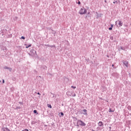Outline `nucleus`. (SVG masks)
I'll list each match as a JSON object with an SVG mask.
<instances>
[{
  "instance_id": "1a4fd4ad",
  "label": "nucleus",
  "mask_w": 131,
  "mask_h": 131,
  "mask_svg": "<svg viewBox=\"0 0 131 131\" xmlns=\"http://www.w3.org/2000/svg\"><path fill=\"white\" fill-rule=\"evenodd\" d=\"M25 46H27L26 47V49H28V48H30L31 47V44H30L29 45L27 46V45L25 44Z\"/></svg>"
},
{
  "instance_id": "4be33fe9",
  "label": "nucleus",
  "mask_w": 131,
  "mask_h": 131,
  "mask_svg": "<svg viewBox=\"0 0 131 131\" xmlns=\"http://www.w3.org/2000/svg\"><path fill=\"white\" fill-rule=\"evenodd\" d=\"M72 89H76V86H71Z\"/></svg>"
},
{
  "instance_id": "0eeeda50",
  "label": "nucleus",
  "mask_w": 131,
  "mask_h": 131,
  "mask_svg": "<svg viewBox=\"0 0 131 131\" xmlns=\"http://www.w3.org/2000/svg\"><path fill=\"white\" fill-rule=\"evenodd\" d=\"M123 64L126 66V67H127V64H128V62L127 61H124L123 62Z\"/></svg>"
},
{
  "instance_id": "f257e3e1",
  "label": "nucleus",
  "mask_w": 131,
  "mask_h": 131,
  "mask_svg": "<svg viewBox=\"0 0 131 131\" xmlns=\"http://www.w3.org/2000/svg\"><path fill=\"white\" fill-rule=\"evenodd\" d=\"M29 55L32 57H36V56H37V54H36V51L33 49L30 50V53H29Z\"/></svg>"
},
{
  "instance_id": "f3484780",
  "label": "nucleus",
  "mask_w": 131,
  "mask_h": 131,
  "mask_svg": "<svg viewBox=\"0 0 131 131\" xmlns=\"http://www.w3.org/2000/svg\"><path fill=\"white\" fill-rule=\"evenodd\" d=\"M72 97H76V94L75 93H74L73 95L72 94Z\"/></svg>"
},
{
  "instance_id": "cd10ccee",
  "label": "nucleus",
  "mask_w": 131,
  "mask_h": 131,
  "mask_svg": "<svg viewBox=\"0 0 131 131\" xmlns=\"http://www.w3.org/2000/svg\"><path fill=\"white\" fill-rule=\"evenodd\" d=\"M116 3H117V1H115L113 2V4H116Z\"/></svg>"
},
{
  "instance_id": "a878e982",
  "label": "nucleus",
  "mask_w": 131,
  "mask_h": 131,
  "mask_svg": "<svg viewBox=\"0 0 131 131\" xmlns=\"http://www.w3.org/2000/svg\"><path fill=\"white\" fill-rule=\"evenodd\" d=\"M32 124H35V122L33 121V122H32Z\"/></svg>"
},
{
  "instance_id": "9d476101",
  "label": "nucleus",
  "mask_w": 131,
  "mask_h": 131,
  "mask_svg": "<svg viewBox=\"0 0 131 131\" xmlns=\"http://www.w3.org/2000/svg\"><path fill=\"white\" fill-rule=\"evenodd\" d=\"M45 46H46V47H51V48H54V47H55V46H51V45H45Z\"/></svg>"
},
{
  "instance_id": "9b49d317",
  "label": "nucleus",
  "mask_w": 131,
  "mask_h": 131,
  "mask_svg": "<svg viewBox=\"0 0 131 131\" xmlns=\"http://www.w3.org/2000/svg\"><path fill=\"white\" fill-rule=\"evenodd\" d=\"M33 112H34V113L35 114H38V113H37V111H36V110H34V111H33Z\"/></svg>"
},
{
  "instance_id": "f03ea898",
  "label": "nucleus",
  "mask_w": 131,
  "mask_h": 131,
  "mask_svg": "<svg viewBox=\"0 0 131 131\" xmlns=\"http://www.w3.org/2000/svg\"><path fill=\"white\" fill-rule=\"evenodd\" d=\"M87 11L84 8H81L79 11V14L80 15H84L86 13Z\"/></svg>"
},
{
  "instance_id": "58836bf2",
  "label": "nucleus",
  "mask_w": 131,
  "mask_h": 131,
  "mask_svg": "<svg viewBox=\"0 0 131 131\" xmlns=\"http://www.w3.org/2000/svg\"><path fill=\"white\" fill-rule=\"evenodd\" d=\"M0 82H1V80H0Z\"/></svg>"
},
{
  "instance_id": "7c9ffc66",
  "label": "nucleus",
  "mask_w": 131,
  "mask_h": 131,
  "mask_svg": "<svg viewBox=\"0 0 131 131\" xmlns=\"http://www.w3.org/2000/svg\"><path fill=\"white\" fill-rule=\"evenodd\" d=\"M3 83H5V80H3Z\"/></svg>"
},
{
  "instance_id": "a211bd4d",
  "label": "nucleus",
  "mask_w": 131,
  "mask_h": 131,
  "mask_svg": "<svg viewBox=\"0 0 131 131\" xmlns=\"http://www.w3.org/2000/svg\"><path fill=\"white\" fill-rule=\"evenodd\" d=\"M61 116H64V113L63 112L60 113Z\"/></svg>"
},
{
  "instance_id": "f704fd0d",
  "label": "nucleus",
  "mask_w": 131,
  "mask_h": 131,
  "mask_svg": "<svg viewBox=\"0 0 131 131\" xmlns=\"http://www.w3.org/2000/svg\"><path fill=\"white\" fill-rule=\"evenodd\" d=\"M104 2H105V3H106L107 1L106 0H105Z\"/></svg>"
},
{
  "instance_id": "72a5a7b5",
  "label": "nucleus",
  "mask_w": 131,
  "mask_h": 131,
  "mask_svg": "<svg viewBox=\"0 0 131 131\" xmlns=\"http://www.w3.org/2000/svg\"><path fill=\"white\" fill-rule=\"evenodd\" d=\"M112 67H114V64H112Z\"/></svg>"
},
{
  "instance_id": "473e14b6",
  "label": "nucleus",
  "mask_w": 131,
  "mask_h": 131,
  "mask_svg": "<svg viewBox=\"0 0 131 131\" xmlns=\"http://www.w3.org/2000/svg\"><path fill=\"white\" fill-rule=\"evenodd\" d=\"M111 27H112V28H113V25H111Z\"/></svg>"
},
{
  "instance_id": "20e7f679",
  "label": "nucleus",
  "mask_w": 131,
  "mask_h": 131,
  "mask_svg": "<svg viewBox=\"0 0 131 131\" xmlns=\"http://www.w3.org/2000/svg\"><path fill=\"white\" fill-rule=\"evenodd\" d=\"M119 25V27H121V26H122L123 25V23L121 22V21L118 20L116 21V25Z\"/></svg>"
},
{
  "instance_id": "ddd939ff",
  "label": "nucleus",
  "mask_w": 131,
  "mask_h": 131,
  "mask_svg": "<svg viewBox=\"0 0 131 131\" xmlns=\"http://www.w3.org/2000/svg\"><path fill=\"white\" fill-rule=\"evenodd\" d=\"M76 4H78V5H80L81 4L80 1H79V0H78V3H77V1H76Z\"/></svg>"
},
{
  "instance_id": "423d86ee",
  "label": "nucleus",
  "mask_w": 131,
  "mask_h": 131,
  "mask_svg": "<svg viewBox=\"0 0 131 131\" xmlns=\"http://www.w3.org/2000/svg\"><path fill=\"white\" fill-rule=\"evenodd\" d=\"M98 125L100 127H103L104 126V124L103 123V122L102 121H99L98 123Z\"/></svg>"
},
{
  "instance_id": "c756f323",
  "label": "nucleus",
  "mask_w": 131,
  "mask_h": 131,
  "mask_svg": "<svg viewBox=\"0 0 131 131\" xmlns=\"http://www.w3.org/2000/svg\"><path fill=\"white\" fill-rule=\"evenodd\" d=\"M19 104H23L22 102H19Z\"/></svg>"
},
{
  "instance_id": "5701e85b",
  "label": "nucleus",
  "mask_w": 131,
  "mask_h": 131,
  "mask_svg": "<svg viewBox=\"0 0 131 131\" xmlns=\"http://www.w3.org/2000/svg\"><path fill=\"white\" fill-rule=\"evenodd\" d=\"M109 112H114V111H112L111 108H110Z\"/></svg>"
},
{
  "instance_id": "aec40b11",
  "label": "nucleus",
  "mask_w": 131,
  "mask_h": 131,
  "mask_svg": "<svg viewBox=\"0 0 131 131\" xmlns=\"http://www.w3.org/2000/svg\"><path fill=\"white\" fill-rule=\"evenodd\" d=\"M127 108H128V110H130V111H131V106H128Z\"/></svg>"
},
{
  "instance_id": "bb28decb",
  "label": "nucleus",
  "mask_w": 131,
  "mask_h": 131,
  "mask_svg": "<svg viewBox=\"0 0 131 131\" xmlns=\"http://www.w3.org/2000/svg\"><path fill=\"white\" fill-rule=\"evenodd\" d=\"M108 29H109L110 30H112V27H111L110 28H108Z\"/></svg>"
},
{
  "instance_id": "2eb2a0df",
  "label": "nucleus",
  "mask_w": 131,
  "mask_h": 131,
  "mask_svg": "<svg viewBox=\"0 0 131 131\" xmlns=\"http://www.w3.org/2000/svg\"><path fill=\"white\" fill-rule=\"evenodd\" d=\"M5 129L7 130V131H11L10 130V129H9L8 127H5Z\"/></svg>"
},
{
  "instance_id": "f8f14e48",
  "label": "nucleus",
  "mask_w": 131,
  "mask_h": 131,
  "mask_svg": "<svg viewBox=\"0 0 131 131\" xmlns=\"http://www.w3.org/2000/svg\"><path fill=\"white\" fill-rule=\"evenodd\" d=\"M48 107L50 108V109H52V105L51 104H48Z\"/></svg>"
},
{
  "instance_id": "c85d7f7f",
  "label": "nucleus",
  "mask_w": 131,
  "mask_h": 131,
  "mask_svg": "<svg viewBox=\"0 0 131 131\" xmlns=\"http://www.w3.org/2000/svg\"><path fill=\"white\" fill-rule=\"evenodd\" d=\"M37 95H39V96H40V93L39 92H38Z\"/></svg>"
},
{
  "instance_id": "412c9836",
  "label": "nucleus",
  "mask_w": 131,
  "mask_h": 131,
  "mask_svg": "<svg viewBox=\"0 0 131 131\" xmlns=\"http://www.w3.org/2000/svg\"><path fill=\"white\" fill-rule=\"evenodd\" d=\"M21 39H25V37H24V36H21Z\"/></svg>"
},
{
  "instance_id": "2f4dec72",
  "label": "nucleus",
  "mask_w": 131,
  "mask_h": 131,
  "mask_svg": "<svg viewBox=\"0 0 131 131\" xmlns=\"http://www.w3.org/2000/svg\"><path fill=\"white\" fill-rule=\"evenodd\" d=\"M5 129H6V128H3V130L5 131Z\"/></svg>"
},
{
  "instance_id": "dca6fc26",
  "label": "nucleus",
  "mask_w": 131,
  "mask_h": 131,
  "mask_svg": "<svg viewBox=\"0 0 131 131\" xmlns=\"http://www.w3.org/2000/svg\"><path fill=\"white\" fill-rule=\"evenodd\" d=\"M8 70H9V71H10V72H12V68H9Z\"/></svg>"
},
{
  "instance_id": "b1692460",
  "label": "nucleus",
  "mask_w": 131,
  "mask_h": 131,
  "mask_svg": "<svg viewBox=\"0 0 131 131\" xmlns=\"http://www.w3.org/2000/svg\"><path fill=\"white\" fill-rule=\"evenodd\" d=\"M22 131H29V130H28V129H25L24 130H23Z\"/></svg>"
},
{
  "instance_id": "4468645a",
  "label": "nucleus",
  "mask_w": 131,
  "mask_h": 131,
  "mask_svg": "<svg viewBox=\"0 0 131 131\" xmlns=\"http://www.w3.org/2000/svg\"><path fill=\"white\" fill-rule=\"evenodd\" d=\"M17 109H21V107H20V106H17V107L15 108V110H17Z\"/></svg>"
},
{
  "instance_id": "e433bc0d",
  "label": "nucleus",
  "mask_w": 131,
  "mask_h": 131,
  "mask_svg": "<svg viewBox=\"0 0 131 131\" xmlns=\"http://www.w3.org/2000/svg\"><path fill=\"white\" fill-rule=\"evenodd\" d=\"M107 57H109V56L107 55Z\"/></svg>"
},
{
  "instance_id": "6ab92c4d",
  "label": "nucleus",
  "mask_w": 131,
  "mask_h": 131,
  "mask_svg": "<svg viewBox=\"0 0 131 131\" xmlns=\"http://www.w3.org/2000/svg\"><path fill=\"white\" fill-rule=\"evenodd\" d=\"M4 69H8V70L9 68L7 67V66H5V67H4Z\"/></svg>"
},
{
  "instance_id": "39448f33",
  "label": "nucleus",
  "mask_w": 131,
  "mask_h": 131,
  "mask_svg": "<svg viewBox=\"0 0 131 131\" xmlns=\"http://www.w3.org/2000/svg\"><path fill=\"white\" fill-rule=\"evenodd\" d=\"M88 111L85 109L83 110L82 111H81V114H83V115H85L86 116H87L88 115Z\"/></svg>"
},
{
  "instance_id": "4c0bfd02",
  "label": "nucleus",
  "mask_w": 131,
  "mask_h": 131,
  "mask_svg": "<svg viewBox=\"0 0 131 131\" xmlns=\"http://www.w3.org/2000/svg\"><path fill=\"white\" fill-rule=\"evenodd\" d=\"M110 128H111V127H110Z\"/></svg>"
},
{
  "instance_id": "c9c22d12",
  "label": "nucleus",
  "mask_w": 131,
  "mask_h": 131,
  "mask_svg": "<svg viewBox=\"0 0 131 131\" xmlns=\"http://www.w3.org/2000/svg\"><path fill=\"white\" fill-rule=\"evenodd\" d=\"M96 14L98 15V12H96Z\"/></svg>"
},
{
  "instance_id": "6e6552de",
  "label": "nucleus",
  "mask_w": 131,
  "mask_h": 131,
  "mask_svg": "<svg viewBox=\"0 0 131 131\" xmlns=\"http://www.w3.org/2000/svg\"><path fill=\"white\" fill-rule=\"evenodd\" d=\"M125 51V48L124 47H120L119 49V51Z\"/></svg>"
},
{
  "instance_id": "7ed1b4c3",
  "label": "nucleus",
  "mask_w": 131,
  "mask_h": 131,
  "mask_svg": "<svg viewBox=\"0 0 131 131\" xmlns=\"http://www.w3.org/2000/svg\"><path fill=\"white\" fill-rule=\"evenodd\" d=\"M77 123L80 124L81 126H85V125H86V124L81 120H78L77 121Z\"/></svg>"
},
{
  "instance_id": "393cba45",
  "label": "nucleus",
  "mask_w": 131,
  "mask_h": 131,
  "mask_svg": "<svg viewBox=\"0 0 131 131\" xmlns=\"http://www.w3.org/2000/svg\"><path fill=\"white\" fill-rule=\"evenodd\" d=\"M110 39H111L112 40H113V37L112 36L110 37Z\"/></svg>"
}]
</instances>
